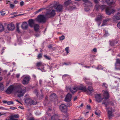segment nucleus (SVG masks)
Here are the masks:
<instances>
[{"instance_id": "f257e3e1", "label": "nucleus", "mask_w": 120, "mask_h": 120, "mask_svg": "<svg viewBox=\"0 0 120 120\" xmlns=\"http://www.w3.org/2000/svg\"><path fill=\"white\" fill-rule=\"evenodd\" d=\"M103 95L101 94H97L95 97V98L96 101L98 102H100L104 98L105 100H106L108 98L109 95L108 92L106 91H104Z\"/></svg>"}, {"instance_id": "f03ea898", "label": "nucleus", "mask_w": 120, "mask_h": 120, "mask_svg": "<svg viewBox=\"0 0 120 120\" xmlns=\"http://www.w3.org/2000/svg\"><path fill=\"white\" fill-rule=\"evenodd\" d=\"M26 91V88L22 87L16 88L14 91V93L17 95L18 97L20 98L23 96Z\"/></svg>"}, {"instance_id": "7ed1b4c3", "label": "nucleus", "mask_w": 120, "mask_h": 120, "mask_svg": "<svg viewBox=\"0 0 120 120\" xmlns=\"http://www.w3.org/2000/svg\"><path fill=\"white\" fill-rule=\"evenodd\" d=\"M55 11L52 9H48L46 11L45 15L48 17H54L56 15Z\"/></svg>"}, {"instance_id": "20e7f679", "label": "nucleus", "mask_w": 120, "mask_h": 120, "mask_svg": "<svg viewBox=\"0 0 120 120\" xmlns=\"http://www.w3.org/2000/svg\"><path fill=\"white\" fill-rule=\"evenodd\" d=\"M102 104H104L105 106L107 107L108 105H110L112 106H114L116 104V103L115 101H108L106 100H104L102 103Z\"/></svg>"}, {"instance_id": "39448f33", "label": "nucleus", "mask_w": 120, "mask_h": 120, "mask_svg": "<svg viewBox=\"0 0 120 120\" xmlns=\"http://www.w3.org/2000/svg\"><path fill=\"white\" fill-rule=\"evenodd\" d=\"M36 21L39 22L44 23L46 21L45 16L43 15H39L36 19Z\"/></svg>"}, {"instance_id": "423d86ee", "label": "nucleus", "mask_w": 120, "mask_h": 120, "mask_svg": "<svg viewBox=\"0 0 120 120\" xmlns=\"http://www.w3.org/2000/svg\"><path fill=\"white\" fill-rule=\"evenodd\" d=\"M53 6L54 8L56 9L57 12H60L62 11L63 9V6L61 5H59L57 6L56 4H54Z\"/></svg>"}, {"instance_id": "0eeeda50", "label": "nucleus", "mask_w": 120, "mask_h": 120, "mask_svg": "<svg viewBox=\"0 0 120 120\" xmlns=\"http://www.w3.org/2000/svg\"><path fill=\"white\" fill-rule=\"evenodd\" d=\"M26 103L30 105H34L36 104L37 101L35 100H33L30 98H28L25 101Z\"/></svg>"}, {"instance_id": "6e6552de", "label": "nucleus", "mask_w": 120, "mask_h": 120, "mask_svg": "<svg viewBox=\"0 0 120 120\" xmlns=\"http://www.w3.org/2000/svg\"><path fill=\"white\" fill-rule=\"evenodd\" d=\"M30 79L29 76H24V78L22 81L23 84L26 85L27 84L29 83Z\"/></svg>"}, {"instance_id": "1a4fd4ad", "label": "nucleus", "mask_w": 120, "mask_h": 120, "mask_svg": "<svg viewBox=\"0 0 120 120\" xmlns=\"http://www.w3.org/2000/svg\"><path fill=\"white\" fill-rule=\"evenodd\" d=\"M60 110L62 112H66L67 111V107L64 104H62L59 107Z\"/></svg>"}, {"instance_id": "9d476101", "label": "nucleus", "mask_w": 120, "mask_h": 120, "mask_svg": "<svg viewBox=\"0 0 120 120\" xmlns=\"http://www.w3.org/2000/svg\"><path fill=\"white\" fill-rule=\"evenodd\" d=\"M112 19L113 21H115L117 20H120V14L117 13L115 15L112 17Z\"/></svg>"}, {"instance_id": "9b49d317", "label": "nucleus", "mask_w": 120, "mask_h": 120, "mask_svg": "<svg viewBox=\"0 0 120 120\" xmlns=\"http://www.w3.org/2000/svg\"><path fill=\"white\" fill-rule=\"evenodd\" d=\"M104 18L103 16L101 15L98 16L95 19V21L97 22H99L98 23V26H99L101 23V22H100L102 18Z\"/></svg>"}, {"instance_id": "f8f14e48", "label": "nucleus", "mask_w": 120, "mask_h": 120, "mask_svg": "<svg viewBox=\"0 0 120 120\" xmlns=\"http://www.w3.org/2000/svg\"><path fill=\"white\" fill-rule=\"evenodd\" d=\"M115 11L111 9L110 8H107L106 9V13L107 15H110L112 13H114Z\"/></svg>"}, {"instance_id": "ddd939ff", "label": "nucleus", "mask_w": 120, "mask_h": 120, "mask_svg": "<svg viewBox=\"0 0 120 120\" xmlns=\"http://www.w3.org/2000/svg\"><path fill=\"white\" fill-rule=\"evenodd\" d=\"M69 88L70 91L72 93H74L78 90V86H76L73 88L70 87Z\"/></svg>"}, {"instance_id": "4468645a", "label": "nucleus", "mask_w": 120, "mask_h": 120, "mask_svg": "<svg viewBox=\"0 0 120 120\" xmlns=\"http://www.w3.org/2000/svg\"><path fill=\"white\" fill-rule=\"evenodd\" d=\"M14 89V87L13 85H11L6 90L8 94L11 93Z\"/></svg>"}, {"instance_id": "2eb2a0df", "label": "nucleus", "mask_w": 120, "mask_h": 120, "mask_svg": "<svg viewBox=\"0 0 120 120\" xmlns=\"http://www.w3.org/2000/svg\"><path fill=\"white\" fill-rule=\"evenodd\" d=\"M72 97L71 94L68 93L65 99V101L67 102H69L71 101Z\"/></svg>"}, {"instance_id": "dca6fc26", "label": "nucleus", "mask_w": 120, "mask_h": 120, "mask_svg": "<svg viewBox=\"0 0 120 120\" xmlns=\"http://www.w3.org/2000/svg\"><path fill=\"white\" fill-rule=\"evenodd\" d=\"M14 25L13 24H10L8 25L7 28L8 30H13L15 29Z\"/></svg>"}, {"instance_id": "f3484780", "label": "nucleus", "mask_w": 120, "mask_h": 120, "mask_svg": "<svg viewBox=\"0 0 120 120\" xmlns=\"http://www.w3.org/2000/svg\"><path fill=\"white\" fill-rule=\"evenodd\" d=\"M78 90H82L83 91L85 92H86L87 91L86 87L83 85H81L79 86H78Z\"/></svg>"}, {"instance_id": "a211bd4d", "label": "nucleus", "mask_w": 120, "mask_h": 120, "mask_svg": "<svg viewBox=\"0 0 120 120\" xmlns=\"http://www.w3.org/2000/svg\"><path fill=\"white\" fill-rule=\"evenodd\" d=\"M110 108H107V109L108 110V117L109 118H110L112 116V112H114V110H111V111L110 110Z\"/></svg>"}, {"instance_id": "6ab92c4d", "label": "nucleus", "mask_w": 120, "mask_h": 120, "mask_svg": "<svg viewBox=\"0 0 120 120\" xmlns=\"http://www.w3.org/2000/svg\"><path fill=\"white\" fill-rule=\"evenodd\" d=\"M105 0V2L109 5H111L114 4H115V2H114L113 0Z\"/></svg>"}, {"instance_id": "aec40b11", "label": "nucleus", "mask_w": 120, "mask_h": 120, "mask_svg": "<svg viewBox=\"0 0 120 120\" xmlns=\"http://www.w3.org/2000/svg\"><path fill=\"white\" fill-rule=\"evenodd\" d=\"M111 19L110 18H108L105 19L103 21V23L101 26L105 25L107 24V23L110 21Z\"/></svg>"}, {"instance_id": "412c9836", "label": "nucleus", "mask_w": 120, "mask_h": 120, "mask_svg": "<svg viewBox=\"0 0 120 120\" xmlns=\"http://www.w3.org/2000/svg\"><path fill=\"white\" fill-rule=\"evenodd\" d=\"M28 25L26 22H24L22 24L21 27L23 29H26L28 27Z\"/></svg>"}, {"instance_id": "4be33fe9", "label": "nucleus", "mask_w": 120, "mask_h": 120, "mask_svg": "<svg viewBox=\"0 0 120 120\" xmlns=\"http://www.w3.org/2000/svg\"><path fill=\"white\" fill-rule=\"evenodd\" d=\"M116 69H120L119 68H118V66L120 67V60L118 59L116 60V62L115 64Z\"/></svg>"}, {"instance_id": "5701e85b", "label": "nucleus", "mask_w": 120, "mask_h": 120, "mask_svg": "<svg viewBox=\"0 0 120 120\" xmlns=\"http://www.w3.org/2000/svg\"><path fill=\"white\" fill-rule=\"evenodd\" d=\"M34 23V20L32 19H30L28 21L29 25L31 27H33Z\"/></svg>"}, {"instance_id": "b1692460", "label": "nucleus", "mask_w": 120, "mask_h": 120, "mask_svg": "<svg viewBox=\"0 0 120 120\" xmlns=\"http://www.w3.org/2000/svg\"><path fill=\"white\" fill-rule=\"evenodd\" d=\"M71 0H69L65 1L64 3V5L67 6L71 4L72 2L71 1H70Z\"/></svg>"}, {"instance_id": "393cba45", "label": "nucleus", "mask_w": 120, "mask_h": 120, "mask_svg": "<svg viewBox=\"0 0 120 120\" xmlns=\"http://www.w3.org/2000/svg\"><path fill=\"white\" fill-rule=\"evenodd\" d=\"M39 25L37 24H35L34 25V27L35 30L37 31L39 29Z\"/></svg>"}, {"instance_id": "a878e982", "label": "nucleus", "mask_w": 120, "mask_h": 120, "mask_svg": "<svg viewBox=\"0 0 120 120\" xmlns=\"http://www.w3.org/2000/svg\"><path fill=\"white\" fill-rule=\"evenodd\" d=\"M58 118V116L56 115H54L51 116V120H56Z\"/></svg>"}, {"instance_id": "bb28decb", "label": "nucleus", "mask_w": 120, "mask_h": 120, "mask_svg": "<svg viewBox=\"0 0 120 120\" xmlns=\"http://www.w3.org/2000/svg\"><path fill=\"white\" fill-rule=\"evenodd\" d=\"M36 65L37 66L39 67L43 66L44 65L42 62H39L37 63Z\"/></svg>"}, {"instance_id": "cd10ccee", "label": "nucleus", "mask_w": 120, "mask_h": 120, "mask_svg": "<svg viewBox=\"0 0 120 120\" xmlns=\"http://www.w3.org/2000/svg\"><path fill=\"white\" fill-rule=\"evenodd\" d=\"M88 89L90 92H93V90L92 86H88Z\"/></svg>"}, {"instance_id": "c85d7f7f", "label": "nucleus", "mask_w": 120, "mask_h": 120, "mask_svg": "<svg viewBox=\"0 0 120 120\" xmlns=\"http://www.w3.org/2000/svg\"><path fill=\"white\" fill-rule=\"evenodd\" d=\"M4 89V86L3 84L1 83H0V91H2Z\"/></svg>"}, {"instance_id": "c756f323", "label": "nucleus", "mask_w": 120, "mask_h": 120, "mask_svg": "<svg viewBox=\"0 0 120 120\" xmlns=\"http://www.w3.org/2000/svg\"><path fill=\"white\" fill-rule=\"evenodd\" d=\"M102 86L105 88H107L108 85L107 84L105 83H102Z\"/></svg>"}, {"instance_id": "7c9ffc66", "label": "nucleus", "mask_w": 120, "mask_h": 120, "mask_svg": "<svg viewBox=\"0 0 120 120\" xmlns=\"http://www.w3.org/2000/svg\"><path fill=\"white\" fill-rule=\"evenodd\" d=\"M44 8H41L39 9L38 11H35V14L38 13L39 12L43 10L44 9Z\"/></svg>"}, {"instance_id": "2f4dec72", "label": "nucleus", "mask_w": 120, "mask_h": 120, "mask_svg": "<svg viewBox=\"0 0 120 120\" xmlns=\"http://www.w3.org/2000/svg\"><path fill=\"white\" fill-rule=\"evenodd\" d=\"M4 27L2 25H0V32L4 30Z\"/></svg>"}, {"instance_id": "473e14b6", "label": "nucleus", "mask_w": 120, "mask_h": 120, "mask_svg": "<svg viewBox=\"0 0 120 120\" xmlns=\"http://www.w3.org/2000/svg\"><path fill=\"white\" fill-rule=\"evenodd\" d=\"M86 4L89 7L91 6L92 5V4L90 2H87Z\"/></svg>"}, {"instance_id": "72a5a7b5", "label": "nucleus", "mask_w": 120, "mask_h": 120, "mask_svg": "<svg viewBox=\"0 0 120 120\" xmlns=\"http://www.w3.org/2000/svg\"><path fill=\"white\" fill-rule=\"evenodd\" d=\"M50 97L51 98H54L56 97V95L55 94L53 93L51 94Z\"/></svg>"}, {"instance_id": "f704fd0d", "label": "nucleus", "mask_w": 120, "mask_h": 120, "mask_svg": "<svg viewBox=\"0 0 120 120\" xmlns=\"http://www.w3.org/2000/svg\"><path fill=\"white\" fill-rule=\"evenodd\" d=\"M9 118L10 120H14L15 119V118L13 115H11L9 117Z\"/></svg>"}, {"instance_id": "c9c22d12", "label": "nucleus", "mask_w": 120, "mask_h": 120, "mask_svg": "<svg viewBox=\"0 0 120 120\" xmlns=\"http://www.w3.org/2000/svg\"><path fill=\"white\" fill-rule=\"evenodd\" d=\"M69 49V48L68 47H66L65 49V50L67 54H68L69 53L68 50Z\"/></svg>"}, {"instance_id": "e433bc0d", "label": "nucleus", "mask_w": 120, "mask_h": 120, "mask_svg": "<svg viewBox=\"0 0 120 120\" xmlns=\"http://www.w3.org/2000/svg\"><path fill=\"white\" fill-rule=\"evenodd\" d=\"M7 104L8 105H10L11 104H13L14 103L13 102L11 101H8V102H7Z\"/></svg>"}, {"instance_id": "4c0bfd02", "label": "nucleus", "mask_w": 120, "mask_h": 120, "mask_svg": "<svg viewBox=\"0 0 120 120\" xmlns=\"http://www.w3.org/2000/svg\"><path fill=\"white\" fill-rule=\"evenodd\" d=\"M44 56L46 59H47L50 60V57L48 56H47L46 55H44Z\"/></svg>"}, {"instance_id": "58836bf2", "label": "nucleus", "mask_w": 120, "mask_h": 120, "mask_svg": "<svg viewBox=\"0 0 120 120\" xmlns=\"http://www.w3.org/2000/svg\"><path fill=\"white\" fill-rule=\"evenodd\" d=\"M13 115L15 118H18L19 117V115L17 114Z\"/></svg>"}, {"instance_id": "ea45409f", "label": "nucleus", "mask_w": 120, "mask_h": 120, "mask_svg": "<svg viewBox=\"0 0 120 120\" xmlns=\"http://www.w3.org/2000/svg\"><path fill=\"white\" fill-rule=\"evenodd\" d=\"M42 57V54L41 53L39 54L38 56V59H39Z\"/></svg>"}, {"instance_id": "a19ab883", "label": "nucleus", "mask_w": 120, "mask_h": 120, "mask_svg": "<svg viewBox=\"0 0 120 120\" xmlns=\"http://www.w3.org/2000/svg\"><path fill=\"white\" fill-rule=\"evenodd\" d=\"M10 7L12 9H13L15 5L13 4H10Z\"/></svg>"}, {"instance_id": "79ce46f5", "label": "nucleus", "mask_w": 120, "mask_h": 120, "mask_svg": "<svg viewBox=\"0 0 120 120\" xmlns=\"http://www.w3.org/2000/svg\"><path fill=\"white\" fill-rule=\"evenodd\" d=\"M110 44L111 46H113L114 45V43L113 41H111L110 42Z\"/></svg>"}, {"instance_id": "37998d69", "label": "nucleus", "mask_w": 120, "mask_h": 120, "mask_svg": "<svg viewBox=\"0 0 120 120\" xmlns=\"http://www.w3.org/2000/svg\"><path fill=\"white\" fill-rule=\"evenodd\" d=\"M0 13L1 14V15H4L6 13L5 12L3 11H0Z\"/></svg>"}, {"instance_id": "c03bdc74", "label": "nucleus", "mask_w": 120, "mask_h": 120, "mask_svg": "<svg viewBox=\"0 0 120 120\" xmlns=\"http://www.w3.org/2000/svg\"><path fill=\"white\" fill-rule=\"evenodd\" d=\"M60 40H63L64 38V36H62L61 37H60L59 38Z\"/></svg>"}, {"instance_id": "a18cd8bd", "label": "nucleus", "mask_w": 120, "mask_h": 120, "mask_svg": "<svg viewBox=\"0 0 120 120\" xmlns=\"http://www.w3.org/2000/svg\"><path fill=\"white\" fill-rule=\"evenodd\" d=\"M24 4V3L23 1H22L20 3V5L21 6H23Z\"/></svg>"}, {"instance_id": "49530a36", "label": "nucleus", "mask_w": 120, "mask_h": 120, "mask_svg": "<svg viewBox=\"0 0 120 120\" xmlns=\"http://www.w3.org/2000/svg\"><path fill=\"white\" fill-rule=\"evenodd\" d=\"M87 109H89L90 110L91 109V107L90 105H87Z\"/></svg>"}, {"instance_id": "de8ad7c7", "label": "nucleus", "mask_w": 120, "mask_h": 120, "mask_svg": "<svg viewBox=\"0 0 120 120\" xmlns=\"http://www.w3.org/2000/svg\"><path fill=\"white\" fill-rule=\"evenodd\" d=\"M117 27L120 29V22L117 24Z\"/></svg>"}, {"instance_id": "09e8293b", "label": "nucleus", "mask_w": 120, "mask_h": 120, "mask_svg": "<svg viewBox=\"0 0 120 120\" xmlns=\"http://www.w3.org/2000/svg\"><path fill=\"white\" fill-rule=\"evenodd\" d=\"M34 93L35 94H36L37 96H38V90H36L34 91Z\"/></svg>"}, {"instance_id": "8fccbe9b", "label": "nucleus", "mask_w": 120, "mask_h": 120, "mask_svg": "<svg viewBox=\"0 0 120 120\" xmlns=\"http://www.w3.org/2000/svg\"><path fill=\"white\" fill-rule=\"evenodd\" d=\"M6 113L4 112L2 113L0 112V116H1L6 114Z\"/></svg>"}, {"instance_id": "3c124183", "label": "nucleus", "mask_w": 120, "mask_h": 120, "mask_svg": "<svg viewBox=\"0 0 120 120\" xmlns=\"http://www.w3.org/2000/svg\"><path fill=\"white\" fill-rule=\"evenodd\" d=\"M0 109H3L4 110H6L7 109H6L5 108H4L3 107H0Z\"/></svg>"}, {"instance_id": "603ef678", "label": "nucleus", "mask_w": 120, "mask_h": 120, "mask_svg": "<svg viewBox=\"0 0 120 120\" xmlns=\"http://www.w3.org/2000/svg\"><path fill=\"white\" fill-rule=\"evenodd\" d=\"M101 65H99L98 66V67L96 68V69L98 70H99V68H100L99 67H101Z\"/></svg>"}, {"instance_id": "864d4df0", "label": "nucleus", "mask_w": 120, "mask_h": 120, "mask_svg": "<svg viewBox=\"0 0 120 120\" xmlns=\"http://www.w3.org/2000/svg\"><path fill=\"white\" fill-rule=\"evenodd\" d=\"M10 109H12V110H14L15 109H16L14 107H11Z\"/></svg>"}, {"instance_id": "5fc2aeb1", "label": "nucleus", "mask_w": 120, "mask_h": 120, "mask_svg": "<svg viewBox=\"0 0 120 120\" xmlns=\"http://www.w3.org/2000/svg\"><path fill=\"white\" fill-rule=\"evenodd\" d=\"M93 51L95 52H97V49L95 48H94L93 49Z\"/></svg>"}, {"instance_id": "6e6d98bb", "label": "nucleus", "mask_w": 120, "mask_h": 120, "mask_svg": "<svg viewBox=\"0 0 120 120\" xmlns=\"http://www.w3.org/2000/svg\"><path fill=\"white\" fill-rule=\"evenodd\" d=\"M95 114L97 115H99V114L96 111H95Z\"/></svg>"}, {"instance_id": "4d7b16f0", "label": "nucleus", "mask_w": 120, "mask_h": 120, "mask_svg": "<svg viewBox=\"0 0 120 120\" xmlns=\"http://www.w3.org/2000/svg\"><path fill=\"white\" fill-rule=\"evenodd\" d=\"M3 102L5 104L6 103H7V102H8V101H6L4 100V101H3Z\"/></svg>"}, {"instance_id": "13d9d810", "label": "nucleus", "mask_w": 120, "mask_h": 120, "mask_svg": "<svg viewBox=\"0 0 120 120\" xmlns=\"http://www.w3.org/2000/svg\"><path fill=\"white\" fill-rule=\"evenodd\" d=\"M77 98V97L76 96L74 98L73 100L74 101H75Z\"/></svg>"}, {"instance_id": "bf43d9fd", "label": "nucleus", "mask_w": 120, "mask_h": 120, "mask_svg": "<svg viewBox=\"0 0 120 120\" xmlns=\"http://www.w3.org/2000/svg\"><path fill=\"white\" fill-rule=\"evenodd\" d=\"M34 35H35V36L36 37H38L39 36V34H35Z\"/></svg>"}, {"instance_id": "052dcab7", "label": "nucleus", "mask_w": 120, "mask_h": 120, "mask_svg": "<svg viewBox=\"0 0 120 120\" xmlns=\"http://www.w3.org/2000/svg\"><path fill=\"white\" fill-rule=\"evenodd\" d=\"M17 30L18 32H19V27L18 26L17 27Z\"/></svg>"}, {"instance_id": "680f3d73", "label": "nucleus", "mask_w": 120, "mask_h": 120, "mask_svg": "<svg viewBox=\"0 0 120 120\" xmlns=\"http://www.w3.org/2000/svg\"><path fill=\"white\" fill-rule=\"evenodd\" d=\"M83 2L85 3H86L87 2H88V1L89 0H82Z\"/></svg>"}, {"instance_id": "e2e57ef3", "label": "nucleus", "mask_w": 120, "mask_h": 120, "mask_svg": "<svg viewBox=\"0 0 120 120\" xmlns=\"http://www.w3.org/2000/svg\"><path fill=\"white\" fill-rule=\"evenodd\" d=\"M94 1L96 3H97L98 2V0H94Z\"/></svg>"}, {"instance_id": "0e129e2a", "label": "nucleus", "mask_w": 120, "mask_h": 120, "mask_svg": "<svg viewBox=\"0 0 120 120\" xmlns=\"http://www.w3.org/2000/svg\"><path fill=\"white\" fill-rule=\"evenodd\" d=\"M18 2L17 0H15L14 1V3L15 4H16L18 3Z\"/></svg>"}, {"instance_id": "69168bd1", "label": "nucleus", "mask_w": 120, "mask_h": 120, "mask_svg": "<svg viewBox=\"0 0 120 120\" xmlns=\"http://www.w3.org/2000/svg\"><path fill=\"white\" fill-rule=\"evenodd\" d=\"M20 76V75L19 74H17L16 75V77L17 78H19Z\"/></svg>"}, {"instance_id": "338daca9", "label": "nucleus", "mask_w": 120, "mask_h": 120, "mask_svg": "<svg viewBox=\"0 0 120 120\" xmlns=\"http://www.w3.org/2000/svg\"><path fill=\"white\" fill-rule=\"evenodd\" d=\"M71 104H70L69 103L68 104V106H70L71 105Z\"/></svg>"}, {"instance_id": "774afa93", "label": "nucleus", "mask_w": 120, "mask_h": 120, "mask_svg": "<svg viewBox=\"0 0 120 120\" xmlns=\"http://www.w3.org/2000/svg\"><path fill=\"white\" fill-rule=\"evenodd\" d=\"M29 120H34L33 118H30Z\"/></svg>"}]
</instances>
